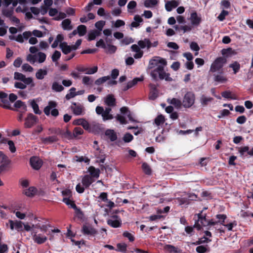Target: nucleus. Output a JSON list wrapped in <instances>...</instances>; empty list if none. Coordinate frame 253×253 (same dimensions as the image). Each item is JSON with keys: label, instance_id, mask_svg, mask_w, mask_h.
<instances>
[{"label": "nucleus", "instance_id": "8fccbe9b", "mask_svg": "<svg viewBox=\"0 0 253 253\" xmlns=\"http://www.w3.org/2000/svg\"><path fill=\"white\" fill-rule=\"evenodd\" d=\"M77 31L80 36H83L85 34L86 32V26L81 25L78 27Z\"/></svg>", "mask_w": 253, "mask_h": 253}, {"label": "nucleus", "instance_id": "ddd939ff", "mask_svg": "<svg viewBox=\"0 0 253 253\" xmlns=\"http://www.w3.org/2000/svg\"><path fill=\"white\" fill-rule=\"evenodd\" d=\"M121 113L123 115H126L129 121L133 123H138V122L133 117L132 113L128 110L127 107H123L120 109Z\"/></svg>", "mask_w": 253, "mask_h": 253}, {"label": "nucleus", "instance_id": "4c0bfd02", "mask_svg": "<svg viewBox=\"0 0 253 253\" xmlns=\"http://www.w3.org/2000/svg\"><path fill=\"white\" fill-rule=\"evenodd\" d=\"M11 163V161L7 160V161L0 163L1 165H0V173L3 172L4 171L8 170L9 168V166Z\"/></svg>", "mask_w": 253, "mask_h": 253}, {"label": "nucleus", "instance_id": "4d7b16f0", "mask_svg": "<svg viewBox=\"0 0 253 253\" xmlns=\"http://www.w3.org/2000/svg\"><path fill=\"white\" fill-rule=\"evenodd\" d=\"M123 236L125 238H127L130 242H133L135 240L134 236L127 231L124 232Z\"/></svg>", "mask_w": 253, "mask_h": 253}, {"label": "nucleus", "instance_id": "3c124183", "mask_svg": "<svg viewBox=\"0 0 253 253\" xmlns=\"http://www.w3.org/2000/svg\"><path fill=\"white\" fill-rule=\"evenodd\" d=\"M84 133L83 129L80 127H75L73 130L74 138L77 137L78 135H82Z\"/></svg>", "mask_w": 253, "mask_h": 253}, {"label": "nucleus", "instance_id": "aec40b11", "mask_svg": "<svg viewBox=\"0 0 253 253\" xmlns=\"http://www.w3.org/2000/svg\"><path fill=\"white\" fill-rule=\"evenodd\" d=\"M33 239L35 243H36L38 244H42L45 243L47 240V237L42 235L41 234H35V235L33 236Z\"/></svg>", "mask_w": 253, "mask_h": 253}, {"label": "nucleus", "instance_id": "49530a36", "mask_svg": "<svg viewBox=\"0 0 253 253\" xmlns=\"http://www.w3.org/2000/svg\"><path fill=\"white\" fill-rule=\"evenodd\" d=\"M52 89L55 91L59 92L64 89V87L57 82H54L52 84Z\"/></svg>", "mask_w": 253, "mask_h": 253}, {"label": "nucleus", "instance_id": "f03ea898", "mask_svg": "<svg viewBox=\"0 0 253 253\" xmlns=\"http://www.w3.org/2000/svg\"><path fill=\"white\" fill-rule=\"evenodd\" d=\"M14 79L22 82V83L16 82L15 83L14 86L17 88L24 89L26 88L27 85L32 84V86L34 85L33 79L31 77L26 78L24 75L21 73L15 72L14 74Z\"/></svg>", "mask_w": 253, "mask_h": 253}, {"label": "nucleus", "instance_id": "7ed1b4c3", "mask_svg": "<svg viewBox=\"0 0 253 253\" xmlns=\"http://www.w3.org/2000/svg\"><path fill=\"white\" fill-rule=\"evenodd\" d=\"M46 57V55L44 53L39 52L35 54H28L26 57V60L32 64L36 62L39 63H42L45 61Z\"/></svg>", "mask_w": 253, "mask_h": 253}, {"label": "nucleus", "instance_id": "58836bf2", "mask_svg": "<svg viewBox=\"0 0 253 253\" xmlns=\"http://www.w3.org/2000/svg\"><path fill=\"white\" fill-rule=\"evenodd\" d=\"M142 169L143 172L147 175H151L152 169L150 166L146 162H144L142 165Z\"/></svg>", "mask_w": 253, "mask_h": 253}, {"label": "nucleus", "instance_id": "4be33fe9", "mask_svg": "<svg viewBox=\"0 0 253 253\" xmlns=\"http://www.w3.org/2000/svg\"><path fill=\"white\" fill-rule=\"evenodd\" d=\"M137 44L141 48H144L146 47L149 49L151 47V42L150 40L147 38H145L143 40L139 41Z\"/></svg>", "mask_w": 253, "mask_h": 253}, {"label": "nucleus", "instance_id": "f257e3e1", "mask_svg": "<svg viewBox=\"0 0 253 253\" xmlns=\"http://www.w3.org/2000/svg\"><path fill=\"white\" fill-rule=\"evenodd\" d=\"M167 65L166 61L159 57L150 60L148 67L151 71V75L154 80L159 77L160 79H165L167 81H170L172 79L169 74L164 71V67Z\"/></svg>", "mask_w": 253, "mask_h": 253}, {"label": "nucleus", "instance_id": "9b49d317", "mask_svg": "<svg viewBox=\"0 0 253 253\" xmlns=\"http://www.w3.org/2000/svg\"><path fill=\"white\" fill-rule=\"evenodd\" d=\"M30 163L33 169L38 170L42 166V160L37 157H32L30 159Z\"/></svg>", "mask_w": 253, "mask_h": 253}, {"label": "nucleus", "instance_id": "a18cd8bd", "mask_svg": "<svg viewBox=\"0 0 253 253\" xmlns=\"http://www.w3.org/2000/svg\"><path fill=\"white\" fill-rule=\"evenodd\" d=\"M100 34V31L97 30H93L88 33V41H92L95 39V38Z\"/></svg>", "mask_w": 253, "mask_h": 253}, {"label": "nucleus", "instance_id": "20e7f679", "mask_svg": "<svg viewBox=\"0 0 253 253\" xmlns=\"http://www.w3.org/2000/svg\"><path fill=\"white\" fill-rule=\"evenodd\" d=\"M17 98V96H0V106L5 109H12L9 102H13Z\"/></svg>", "mask_w": 253, "mask_h": 253}, {"label": "nucleus", "instance_id": "37998d69", "mask_svg": "<svg viewBox=\"0 0 253 253\" xmlns=\"http://www.w3.org/2000/svg\"><path fill=\"white\" fill-rule=\"evenodd\" d=\"M62 201L67 205L70 206L71 208L73 209H77V206L74 203V201L71 200L69 198H64Z\"/></svg>", "mask_w": 253, "mask_h": 253}, {"label": "nucleus", "instance_id": "393cba45", "mask_svg": "<svg viewBox=\"0 0 253 253\" xmlns=\"http://www.w3.org/2000/svg\"><path fill=\"white\" fill-rule=\"evenodd\" d=\"M47 69L45 68L44 69H40L38 70L36 73L35 76L38 80H42L44 77L47 74Z\"/></svg>", "mask_w": 253, "mask_h": 253}, {"label": "nucleus", "instance_id": "2eb2a0df", "mask_svg": "<svg viewBox=\"0 0 253 253\" xmlns=\"http://www.w3.org/2000/svg\"><path fill=\"white\" fill-rule=\"evenodd\" d=\"M94 182V179L90 175H84L82 179V183L85 188H88L90 185Z\"/></svg>", "mask_w": 253, "mask_h": 253}, {"label": "nucleus", "instance_id": "5fc2aeb1", "mask_svg": "<svg viewBox=\"0 0 253 253\" xmlns=\"http://www.w3.org/2000/svg\"><path fill=\"white\" fill-rule=\"evenodd\" d=\"M229 67L232 68L234 71V73L236 74L240 68V64L237 62H234L233 63L229 65Z\"/></svg>", "mask_w": 253, "mask_h": 253}, {"label": "nucleus", "instance_id": "69168bd1", "mask_svg": "<svg viewBox=\"0 0 253 253\" xmlns=\"http://www.w3.org/2000/svg\"><path fill=\"white\" fill-rule=\"evenodd\" d=\"M82 83L85 85H89L93 83V80L90 77L84 76L82 79Z\"/></svg>", "mask_w": 253, "mask_h": 253}, {"label": "nucleus", "instance_id": "bb28decb", "mask_svg": "<svg viewBox=\"0 0 253 253\" xmlns=\"http://www.w3.org/2000/svg\"><path fill=\"white\" fill-rule=\"evenodd\" d=\"M60 47L61 49L62 52L65 54H67L71 52L72 49V46H69L65 42L60 43Z\"/></svg>", "mask_w": 253, "mask_h": 253}, {"label": "nucleus", "instance_id": "a878e982", "mask_svg": "<svg viewBox=\"0 0 253 253\" xmlns=\"http://www.w3.org/2000/svg\"><path fill=\"white\" fill-rule=\"evenodd\" d=\"M88 171L90 173L91 177L93 178H98L99 176L100 170L99 169H96L93 166H90L88 169Z\"/></svg>", "mask_w": 253, "mask_h": 253}, {"label": "nucleus", "instance_id": "052dcab7", "mask_svg": "<svg viewBox=\"0 0 253 253\" xmlns=\"http://www.w3.org/2000/svg\"><path fill=\"white\" fill-rule=\"evenodd\" d=\"M214 81L221 83H225L227 79L226 78L222 75H217L214 76Z\"/></svg>", "mask_w": 253, "mask_h": 253}, {"label": "nucleus", "instance_id": "ea45409f", "mask_svg": "<svg viewBox=\"0 0 253 253\" xmlns=\"http://www.w3.org/2000/svg\"><path fill=\"white\" fill-rule=\"evenodd\" d=\"M63 39H64L63 36L61 34H58L55 40L54 41L53 43L52 44L51 47L53 48L56 47L58 46L59 43H62L61 42L63 40Z\"/></svg>", "mask_w": 253, "mask_h": 253}, {"label": "nucleus", "instance_id": "338daca9", "mask_svg": "<svg viewBox=\"0 0 253 253\" xmlns=\"http://www.w3.org/2000/svg\"><path fill=\"white\" fill-rule=\"evenodd\" d=\"M105 24V22L102 20L99 21L97 22L95 24V27L99 30L98 31H101L102 30V29L104 26Z\"/></svg>", "mask_w": 253, "mask_h": 253}, {"label": "nucleus", "instance_id": "dca6fc26", "mask_svg": "<svg viewBox=\"0 0 253 253\" xmlns=\"http://www.w3.org/2000/svg\"><path fill=\"white\" fill-rule=\"evenodd\" d=\"M143 80V77H140L139 78H135L133 79L132 81L128 82L126 85H125L123 86V89L124 90H126L130 88H131L134 85L136 84L138 82H141Z\"/></svg>", "mask_w": 253, "mask_h": 253}, {"label": "nucleus", "instance_id": "680f3d73", "mask_svg": "<svg viewBox=\"0 0 253 253\" xmlns=\"http://www.w3.org/2000/svg\"><path fill=\"white\" fill-rule=\"evenodd\" d=\"M133 139V136L132 134H131L129 133H126L124 137H123V140L126 143H129L130 141H131Z\"/></svg>", "mask_w": 253, "mask_h": 253}, {"label": "nucleus", "instance_id": "c9c22d12", "mask_svg": "<svg viewBox=\"0 0 253 253\" xmlns=\"http://www.w3.org/2000/svg\"><path fill=\"white\" fill-rule=\"evenodd\" d=\"M14 107L16 108L21 109L23 113H25L27 110V106L24 103L21 101L18 100L14 103Z\"/></svg>", "mask_w": 253, "mask_h": 253}, {"label": "nucleus", "instance_id": "c03bdc74", "mask_svg": "<svg viewBox=\"0 0 253 253\" xmlns=\"http://www.w3.org/2000/svg\"><path fill=\"white\" fill-rule=\"evenodd\" d=\"M2 13L5 17L9 18L11 17L12 15H13V8H8L7 7L3 8L2 10Z\"/></svg>", "mask_w": 253, "mask_h": 253}, {"label": "nucleus", "instance_id": "a19ab883", "mask_svg": "<svg viewBox=\"0 0 253 253\" xmlns=\"http://www.w3.org/2000/svg\"><path fill=\"white\" fill-rule=\"evenodd\" d=\"M158 3L157 0H145L144 2V5L147 8H149L156 5Z\"/></svg>", "mask_w": 253, "mask_h": 253}, {"label": "nucleus", "instance_id": "2f4dec72", "mask_svg": "<svg viewBox=\"0 0 253 253\" xmlns=\"http://www.w3.org/2000/svg\"><path fill=\"white\" fill-rule=\"evenodd\" d=\"M167 101L169 103L173 105L175 107L177 108H180L182 105L181 101L175 98H173L171 99L168 98L167 99Z\"/></svg>", "mask_w": 253, "mask_h": 253}, {"label": "nucleus", "instance_id": "423d86ee", "mask_svg": "<svg viewBox=\"0 0 253 253\" xmlns=\"http://www.w3.org/2000/svg\"><path fill=\"white\" fill-rule=\"evenodd\" d=\"M226 60L222 57L216 58L211 64L210 71L212 72L219 71L225 63Z\"/></svg>", "mask_w": 253, "mask_h": 253}, {"label": "nucleus", "instance_id": "5701e85b", "mask_svg": "<svg viewBox=\"0 0 253 253\" xmlns=\"http://www.w3.org/2000/svg\"><path fill=\"white\" fill-rule=\"evenodd\" d=\"M57 105V104L56 102L53 101H50L48 102V105L46 106L43 110V112L44 114L46 116H49L50 115V111L52 109H54Z\"/></svg>", "mask_w": 253, "mask_h": 253}, {"label": "nucleus", "instance_id": "79ce46f5", "mask_svg": "<svg viewBox=\"0 0 253 253\" xmlns=\"http://www.w3.org/2000/svg\"><path fill=\"white\" fill-rule=\"evenodd\" d=\"M104 49L106 53L112 54L116 52L117 47L114 45L108 44L107 45L106 44Z\"/></svg>", "mask_w": 253, "mask_h": 253}, {"label": "nucleus", "instance_id": "bf43d9fd", "mask_svg": "<svg viewBox=\"0 0 253 253\" xmlns=\"http://www.w3.org/2000/svg\"><path fill=\"white\" fill-rule=\"evenodd\" d=\"M116 118L117 120L121 124L126 125L128 123L125 117H124L122 115L118 114L116 116Z\"/></svg>", "mask_w": 253, "mask_h": 253}, {"label": "nucleus", "instance_id": "72a5a7b5", "mask_svg": "<svg viewBox=\"0 0 253 253\" xmlns=\"http://www.w3.org/2000/svg\"><path fill=\"white\" fill-rule=\"evenodd\" d=\"M149 89L151 95H157L160 93L159 86L154 84H150Z\"/></svg>", "mask_w": 253, "mask_h": 253}, {"label": "nucleus", "instance_id": "1a4fd4ad", "mask_svg": "<svg viewBox=\"0 0 253 253\" xmlns=\"http://www.w3.org/2000/svg\"><path fill=\"white\" fill-rule=\"evenodd\" d=\"M113 218H116V220L109 219L107 220V224L113 228H118L121 226L122 223L121 219L117 215L112 216Z\"/></svg>", "mask_w": 253, "mask_h": 253}, {"label": "nucleus", "instance_id": "a211bd4d", "mask_svg": "<svg viewBox=\"0 0 253 253\" xmlns=\"http://www.w3.org/2000/svg\"><path fill=\"white\" fill-rule=\"evenodd\" d=\"M179 4L177 0H172L168 1L165 4V8L167 11H171L172 9L176 8Z\"/></svg>", "mask_w": 253, "mask_h": 253}, {"label": "nucleus", "instance_id": "6e6552de", "mask_svg": "<svg viewBox=\"0 0 253 253\" xmlns=\"http://www.w3.org/2000/svg\"><path fill=\"white\" fill-rule=\"evenodd\" d=\"M198 221L200 222L201 225L206 226L207 225L214 226L218 224V222H214L213 219L208 221L206 218V215L203 216L202 212L198 214Z\"/></svg>", "mask_w": 253, "mask_h": 253}, {"label": "nucleus", "instance_id": "7c9ffc66", "mask_svg": "<svg viewBox=\"0 0 253 253\" xmlns=\"http://www.w3.org/2000/svg\"><path fill=\"white\" fill-rule=\"evenodd\" d=\"M114 96H107L105 99V104L110 107L115 106L116 105V99Z\"/></svg>", "mask_w": 253, "mask_h": 253}, {"label": "nucleus", "instance_id": "f8f14e48", "mask_svg": "<svg viewBox=\"0 0 253 253\" xmlns=\"http://www.w3.org/2000/svg\"><path fill=\"white\" fill-rule=\"evenodd\" d=\"M238 152L241 157H246L248 155L253 156V148L250 150L249 147L248 146L240 147Z\"/></svg>", "mask_w": 253, "mask_h": 253}, {"label": "nucleus", "instance_id": "b1692460", "mask_svg": "<svg viewBox=\"0 0 253 253\" xmlns=\"http://www.w3.org/2000/svg\"><path fill=\"white\" fill-rule=\"evenodd\" d=\"M105 134L111 141H115L117 139V135L113 129H107L105 132Z\"/></svg>", "mask_w": 253, "mask_h": 253}, {"label": "nucleus", "instance_id": "6ab92c4d", "mask_svg": "<svg viewBox=\"0 0 253 253\" xmlns=\"http://www.w3.org/2000/svg\"><path fill=\"white\" fill-rule=\"evenodd\" d=\"M72 105L74 106H71V108L75 115L78 116L83 114L84 109L82 105H77L76 103H73Z\"/></svg>", "mask_w": 253, "mask_h": 253}, {"label": "nucleus", "instance_id": "09e8293b", "mask_svg": "<svg viewBox=\"0 0 253 253\" xmlns=\"http://www.w3.org/2000/svg\"><path fill=\"white\" fill-rule=\"evenodd\" d=\"M165 121V117L163 115H158L154 120L155 123L157 126H160L164 123Z\"/></svg>", "mask_w": 253, "mask_h": 253}, {"label": "nucleus", "instance_id": "de8ad7c7", "mask_svg": "<svg viewBox=\"0 0 253 253\" xmlns=\"http://www.w3.org/2000/svg\"><path fill=\"white\" fill-rule=\"evenodd\" d=\"M31 105L36 114L41 115L42 114V111L39 109V105L34 100L31 102Z\"/></svg>", "mask_w": 253, "mask_h": 253}, {"label": "nucleus", "instance_id": "603ef678", "mask_svg": "<svg viewBox=\"0 0 253 253\" xmlns=\"http://www.w3.org/2000/svg\"><path fill=\"white\" fill-rule=\"evenodd\" d=\"M216 218L218 219V221H215V222H218L221 225H224L225 220L226 219L227 216L225 214H218L216 215Z\"/></svg>", "mask_w": 253, "mask_h": 253}, {"label": "nucleus", "instance_id": "0e129e2a", "mask_svg": "<svg viewBox=\"0 0 253 253\" xmlns=\"http://www.w3.org/2000/svg\"><path fill=\"white\" fill-rule=\"evenodd\" d=\"M165 249L170 253H178L177 249L172 245H167L166 246Z\"/></svg>", "mask_w": 253, "mask_h": 253}, {"label": "nucleus", "instance_id": "cd10ccee", "mask_svg": "<svg viewBox=\"0 0 253 253\" xmlns=\"http://www.w3.org/2000/svg\"><path fill=\"white\" fill-rule=\"evenodd\" d=\"M61 26L64 30L70 31L73 29V26L71 25V21L69 19H64L62 22Z\"/></svg>", "mask_w": 253, "mask_h": 253}, {"label": "nucleus", "instance_id": "774afa93", "mask_svg": "<svg viewBox=\"0 0 253 253\" xmlns=\"http://www.w3.org/2000/svg\"><path fill=\"white\" fill-rule=\"evenodd\" d=\"M228 13H229L227 11L223 10L220 13V14L218 16V19L220 21H223L225 19V17L228 14Z\"/></svg>", "mask_w": 253, "mask_h": 253}, {"label": "nucleus", "instance_id": "f3484780", "mask_svg": "<svg viewBox=\"0 0 253 253\" xmlns=\"http://www.w3.org/2000/svg\"><path fill=\"white\" fill-rule=\"evenodd\" d=\"M194 96H184L182 104L185 108L190 107L194 103Z\"/></svg>", "mask_w": 253, "mask_h": 253}, {"label": "nucleus", "instance_id": "f704fd0d", "mask_svg": "<svg viewBox=\"0 0 253 253\" xmlns=\"http://www.w3.org/2000/svg\"><path fill=\"white\" fill-rule=\"evenodd\" d=\"M37 192V189L34 187H30L24 191V194L28 197L34 196Z\"/></svg>", "mask_w": 253, "mask_h": 253}, {"label": "nucleus", "instance_id": "c85d7f7f", "mask_svg": "<svg viewBox=\"0 0 253 253\" xmlns=\"http://www.w3.org/2000/svg\"><path fill=\"white\" fill-rule=\"evenodd\" d=\"M133 19L134 21L130 25L132 28H137L139 26V23L143 22V19L139 15H135Z\"/></svg>", "mask_w": 253, "mask_h": 253}, {"label": "nucleus", "instance_id": "e2e57ef3", "mask_svg": "<svg viewBox=\"0 0 253 253\" xmlns=\"http://www.w3.org/2000/svg\"><path fill=\"white\" fill-rule=\"evenodd\" d=\"M22 70L24 72H32L33 68L28 63H25L22 66Z\"/></svg>", "mask_w": 253, "mask_h": 253}, {"label": "nucleus", "instance_id": "4468645a", "mask_svg": "<svg viewBox=\"0 0 253 253\" xmlns=\"http://www.w3.org/2000/svg\"><path fill=\"white\" fill-rule=\"evenodd\" d=\"M189 19L193 26H198L201 22V18L198 15L195 11L191 13Z\"/></svg>", "mask_w": 253, "mask_h": 253}, {"label": "nucleus", "instance_id": "6e6d98bb", "mask_svg": "<svg viewBox=\"0 0 253 253\" xmlns=\"http://www.w3.org/2000/svg\"><path fill=\"white\" fill-rule=\"evenodd\" d=\"M213 100L212 97H207L206 96H202L201 98V102L203 105L206 106Z\"/></svg>", "mask_w": 253, "mask_h": 253}, {"label": "nucleus", "instance_id": "473e14b6", "mask_svg": "<svg viewBox=\"0 0 253 253\" xmlns=\"http://www.w3.org/2000/svg\"><path fill=\"white\" fill-rule=\"evenodd\" d=\"M111 111V109L110 108H106L105 110H104L102 116L103 120L106 121L111 120L113 118V115L110 114Z\"/></svg>", "mask_w": 253, "mask_h": 253}, {"label": "nucleus", "instance_id": "412c9836", "mask_svg": "<svg viewBox=\"0 0 253 253\" xmlns=\"http://www.w3.org/2000/svg\"><path fill=\"white\" fill-rule=\"evenodd\" d=\"M9 222L11 229L13 230L15 228L18 231H22L23 223L21 221L14 222L12 220H10Z\"/></svg>", "mask_w": 253, "mask_h": 253}, {"label": "nucleus", "instance_id": "0eeeda50", "mask_svg": "<svg viewBox=\"0 0 253 253\" xmlns=\"http://www.w3.org/2000/svg\"><path fill=\"white\" fill-rule=\"evenodd\" d=\"M39 121L38 117L32 113H29L25 119L24 126L26 128H31Z\"/></svg>", "mask_w": 253, "mask_h": 253}, {"label": "nucleus", "instance_id": "9d476101", "mask_svg": "<svg viewBox=\"0 0 253 253\" xmlns=\"http://www.w3.org/2000/svg\"><path fill=\"white\" fill-rule=\"evenodd\" d=\"M108 81L107 84L108 85H112L113 84H117V82L114 80H111L110 79V77L109 76H104L101 78H100L96 80L95 81V84L99 85L106 82Z\"/></svg>", "mask_w": 253, "mask_h": 253}, {"label": "nucleus", "instance_id": "39448f33", "mask_svg": "<svg viewBox=\"0 0 253 253\" xmlns=\"http://www.w3.org/2000/svg\"><path fill=\"white\" fill-rule=\"evenodd\" d=\"M81 232L84 235L88 237H94L98 233L97 230L89 224H83Z\"/></svg>", "mask_w": 253, "mask_h": 253}, {"label": "nucleus", "instance_id": "c756f323", "mask_svg": "<svg viewBox=\"0 0 253 253\" xmlns=\"http://www.w3.org/2000/svg\"><path fill=\"white\" fill-rule=\"evenodd\" d=\"M42 142L44 144H50L58 141V138L56 135L50 136L42 139Z\"/></svg>", "mask_w": 253, "mask_h": 253}, {"label": "nucleus", "instance_id": "13d9d810", "mask_svg": "<svg viewBox=\"0 0 253 253\" xmlns=\"http://www.w3.org/2000/svg\"><path fill=\"white\" fill-rule=\"evenodd\" d=\"M137 3L134 0H131L129 1L127 5V8L128 11L130 13H132L133 11H131L132 9H133L136 6Z\"/></svg>", "mask_w": 253, "mask_h": 253}, {"label": "nucleus", "instance_id": "864d4df0", "mask_svg": "<svg viewBox=\"0 0 253 253\" xmlns=\"http://www.w3.org/2000/svg\"><path fill=\"white\" fill-rule=\"evenodd\" d=\"M75 158L76 161L79 162H84L87 164H89L90 162V159L86 157L76 156Z\"/></svg>", "mask_w": 253, "mask_h": 253}, {"label": "nucleus", "instance_id": "e433bc0d", "mask_svg": "<svg viewBox=\"0 0 253 253\" xmlns=\"http://www.w3.org/2000/svg\"><path fill=\"white\" fill-rule=\"evenodd\" d=\"M127 245L126 243H118L117 244V249L115 250L123 253H126L127 251Z\"/></svg>", "mask_w": 253, "mask_h": 253}]
</instances>
